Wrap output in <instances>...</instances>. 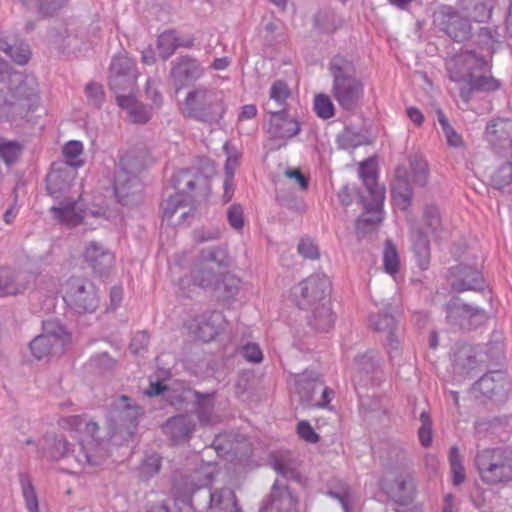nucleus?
Here are the masks:
<instances>
[{"label":"nucleus","mask_w":512,"mask_h":512,"mask_svg":"<svg viewBox=\"0 0 512 512\" xmlns=\"http://www.w3.org/2000/svg\"><path fill=\"white\" fill-rule=\"evenodd\" d=\"M180 114L204 124H218L226 114L227 103L223 90L203 85L189 90L179 104Z\"/></svg>","instance_id":"obj_1"},{"label":"nucleus","mask_w":512,"mask_h":512,"mask_svg":"<svg viewBox=\"0 0 512 512\" xmlns=\"http://www.w3.org/2000/svg\"><path fill=\"white\" fill-rule=\"evenodd\" d=\"M330 72L333 77V98L344 110L356 109L364 98L365 88L362 80L355 76L352 62L335 57L330 64Z\"/></svg>","instance_id":"obj_2"},{"label":"nucleus","mask_w":512,"mask_h":512,"mask_svg":"<svg viewBox=\"0 0 512 512\" xmlns=\"http://www.w3.org/2000/svg\"><path fill=\"white\" fill-rule=\"evenodd\" d=\"M60 427L79 441L82 455L77 459L82 464L90 466L101 465L106 457L98 439L99 426L96 422H87L78 415L64 417L59 422Z\"/></svg>","instance_id":"obj_3"},{"label":"nucleus","mask_w":512,"mask_h":512,"mask_svg":"<svg viewBox=\"0 0 512 512\" xmlns=\"http://www.w3.org/2000/svg\"><path fill=\"white\" fill-rule=\"evenodd\" d=\"M224 252L219 248H212L201 253L200 262L193 269L191 276L180 281L183 290L192 291V286L204 290H220V275L225 268Z\"/></svg>","instance_id":"obj_4"},{"label":"nucleus","mask_w":512,"mask_h":512,"mask_svg":"<svg viewBox=\"0 0 512 512\" xmlns=\"http://www.w3.org/2000/svg\"><path fill=\"white\" fill-rule=\"evenodd\" d=\"M473 57L470 55L460 56L452 59L447 69L449 78L456 83H464L460 88V96L465 101L470 100L471 93L474 91H496L500 88V82L491 75H476L472 71Z\"/></svg>","instance_id":"obj_5"},{"label":"nucleus","mask_w":512,"mask_h":512,"mask_svg":"<svg viewBox=\"0 0 512 512\" xmlns=\"http://www.w3.org/2000/svg\"><path fill=\"white\" fill-rule=\"evenodd\" d=\"M428 164L420 156H413L409 159V170L404 167H398L395 172V179L392 184L391 194L394 205L406 210L412 199V189L410 182L416 185L424 186L428 181Z\"/></svg>","instance_id":"obj_6"},{"label":"nucleus","mask_w":512,"mask_h":512,"mask_svg":"<svg viewBox=\"0 0 512 512\" xmlns=\"http://www.w3.org/2000/svg\"><path fill=\"white\" fill-rule=\"evenodd\" d=\"M360 178L366 187L367 195L362 197L366 210L358 224H378L383 220V205L385 189L377 182V169L372 159H367L360 164Z\"/></svg>","instance_id":"obj_7"},{"label":"nucleus","mask_w":512,"mask_h":512,"mask_svg":"<svg viewBox=\"0 0 512 512\" xmlns=\"http://www.w3.org/2000/svg\"><path fill=\"white\" fill-rule=\"evenodd\" d=\"M475 461L484 482L498 484L512 480V452L485 449L477 454Z\"/></svg>","instance_id":"obj_8"},{"label":"nucleus","mask_w":512,"mask_h":512,"mask_svg":"<svg viewBox=\"0 0 512 512\" xmlns=\"http://www.w3.org/2000/svg\"><path fill=\"white\" fill-rule=\"evenodd\" d=\"M63 299L68 306L78 313L94 312L99 302L95 286L76 277H72L66 282Z\"/></svg>","instance_id":"obj_9"},{"label":"nucleus","mask_w":512,"mask_h":512,"mask_svg":"<svg viewBox=\"0 0 512 512\" xmlns=\"http://www.w3.org/2000/svg\"><path fill=\"white\" fill-rule=\"evenodd\" d=\"M43 334L35 337L30 349L37 359L62 353L65 345L70 342V334L56 321H46Z\"/></svg>","instance_id":"obj_10"},{"label":"nucleus","mask_w":512,"mask_h":512,"mask_svg":"<svg viewBox=\"0 0 512 512\" xmlns=\"http://www.w3.org/2000/svg\"><path fill=\"white\" fill-rule=\"evenodd\" d=\"M331 283L325 275H312L293 289V296L300 307H310L328 300Z\"/></svg>","instance_id":"obj_11"},{"label":"nucleus","mask_w":512,"mask_h":512,"mask_svg":"<svg viewBox=\"0 0 512 512\" xmlns=\"http://www.w3.org/2000/svg\"><path fill=\"white\" fill-rule=\"evenodd\" d=\"M138 73L135 62L124 54L113 57L108 76V84L111 90L133 91L136 87Z\"/></svg>","instance_id":"obj_12"},{"label":"nucleus","mask_w":512,"mask_h":512,"mask_svg":"<svg viewBox=\"0 0 512 512\" xmlns=\"http://www.w3.org/2000/svg\"><path fill=\"white\" fill-rule=\"evenodd\" d=\"M82 206V197L79 196L77 200L66 199L59 206L51 207L50 211L60 224L69 227L91 224L89 222L90 218H98L105 215V211L84 210Z\"/></svg>","instance_id":"obj_13"},{"label":"nucleus","mask_w":512,"mask_h":512,"mask_svg":"<svg viewBox=\"0 0 512 512\" xmlns=\"http://www.w3.org/2000/svg\"><path fill=\"white\" fill-rule=\"evenodd\" d=\"M82 260L94 273L102 275L114 267L115 255L102 242L90 241L81 251Z\"/></svg>","instance_id":"obj_14"},{"label":"nucleus","mask_w":512,"mask_h":512,"mask_svg":"<svg viewBox=\"0 0 512 512\" xmlns=\"http://www.w3.org/2000/svg\"><path fill=\"white\" fill-rule=\"evenodd\" d=\"M300 124L296 119L289 118L284 112L271 113L268 134L277 141L276 148L284 146L287 141L300 132Z\"/></svg>","instance_id":"obj_15"},{"label":"nucleus","mask_w":512,"mask_h":512,"mask_svg":"<svg viewBox=\"0 0 512 512\" xmlns=\"http://www.w3.org/2000/svg\"><path fill=\"white\" fill-rule=\"evenodd\" d=\"M76 177L77 171L75 169L64 164H53L46 177L48 193L54 198L66 195Z\"/></svg>","instance_id":"obj_16"},{"label":"nucleus","mask_w":512,"mask_h":512,"mask_svg":"<svg viewBox=\"0 0 512 512\" xmlns=\"http://www.w3.org/2000/svg\"><path fill=\"white\" fill-rule=\"evenodd\" d=\"M440 24L448 36L455 41L467 39L471 32L468 19L462 17L452 7L444 6L439 11Z\"/></svg>","instance_id":"obj_17"},{"label":"nucleus","mask_w":512,"mask_h":512,"mask_svg":"<svg viewBox=\"0 0 512 512\" xmlns=\"http://www.w3.org/2000/svg\"><path fill=\"white\" fill-rule=\"evenodd\" d=\"M486 139L493 145L512 146V120H492L485 130Z\"/></svg>","instance_id":"obj_18"},{"label":"nucleus","mask_w":512,"mask_h":512,"mask_svg":"<svg viewBox=\"0 0 512 512\" xmlns=\"http://www.w3.org/2000/svg\"><path fill=\"white\" fill-rule=\"evenodd\" d=\"M116 101L119 107L128 111L129 118L133 123H146L152 116L151 109L139 102L133 95L118 94Z\"/></svg>","instance_id":"obj_19"},{"label":"nucleus","mask_w":512,"mask_h":512,"mask_svg":"<svg viewBox=\"0 0 512 512\" xmlns=\"http://www.w3.org/2000/svg\"><path fill=\"white\" fill-rule=\"evenodd\" d=\"M194 44L192 37H179L173 30L163 32L158 38V51L163 59H168L177 48H190Z\"/></svg>","instance_id":"obj_20"},{"label":"nucleus","mask_w":512,"mask_h":512,"mask_svg":"<svg viewBox=\"0 0 512 512\" xmlns=\"http://www.w3.org/2000/svg\"><path fill=\"white\" fill-rule=\"evenodd\" d=\"M172 74L180 80L196 81L203 76L204 70L196 59L183 57L173 67Z\"/></svg>","instance_id":"obj_21"},{"label":"nucleus","mask_w":512,"mask_h":512,"mask_svg":"<svg viewBox=\"0 0 512 512\" xmlns=\"http://www.w3.org/2000/svg\"><path fill=\"white\" fill-rule=\"evenodd\" d=\"M194 427L195 425L188 416L179 415L169 419L164 429L174 441H180L188 438Z\"/></svg>","instance_id":"obj_22"},{"label":"nucleus","mask_w":512,"mask_h":512,"mask_svg":"<svg viewBox=\"0 0 512 512\" xmlns=\"http://www.w3.org/2000/svg\"><path fill=\"white\" fill-rule=\"evenodd\" d=\"M311 325L320 331H328L331 329L335 322V316L332 311L330 300H326L321 304L314 305L313 315L310 320Z\"/></svg>","instance_id":"obj_23"},{"label":"nucleus","mask_w":512,"mask_h":512,"mask_svg":"<svg viewBox=\"0 0 512 512\" xmlns=\"http://www.w3.org/2000/svg\"><path fill=\"white\" fill-rule=\"evenodd\" d=\"M137 181L134 176L120 171L115 179L114 190L120 203L126 205L129 203V196L136 191Z\"/></svg>","instance_id":"obj_24"},{"label":"nucleus","mask_w":512,"mask_h":512,"mask_svg":"<svg viewBox=\"0 0 512 512\" xmlns=\"http://www.w3.org/2000/svg\"><path fill=\"white\" fill-rule=\"evenodd\" d=\"M456 274L461 279L453 281L452 287L458 291L474 290L482 284V275L476 269L470 267L457 268Z\"/></svg>","instance_id":"obj_25"},{"label":"nucleus","mask_w":512,"mask_h":512,"mask_svg":"<svg viewBox=\"0 0 512 512\" xmlns=\"http://www.w3.org/2000/svg\"><path fill=\"white\" fill-rule=\"evenodd\" d=\"M197 175L191 170H180L173 177V188L180 194L192 200L190 193L194 190Z\"/></svg>","instance_id":"obj_26"},{"label":"nucleus","mask_w":512,"mask_h":512,"mask_svg":"<svg viewBox=\"0 0 512 512\" xmlns=\"http://www.w3.org/2000/svg\"><path fill=\"white\" fill-rule=\"evenodd\" d=\"M211 503L221 512H238L235 493L229 488L215 490L210 494Z\"/></svg>","instance_id":"obj_27"},{"label":"nucleus","mask_w":512,"mask_h":512,"mask_svg":"<svg viewBox=\"0 0 512 512\" xmlns=\"http://www.w3.org/2000/svg\"><path fill=\"white\" fill-rule=\"evenodd\" d=\"M191 204V199L184 197L180 194H171L162 203L163 217L165 219H170L178 210H183L181 213V217H184L188 214V211H186L185 209L187 207H190Z\"/></svg>","instance_id":"obj_28"},{"label":"nucleus","mask_w":512,"mask_h":512,"mask_svg":"<svg viewBox=\"0 0 512 512\" xmlns=\"http://www.w3.org/2000/svg\"><path fill=\"white\" fill-rule=\"evenodd\" d=\"M83 144L80 141L77 140H71L67 142L63 147V156L65 158L66 164H64L67 167H73L72 169L79 168L83 166L84 161L81 158L83 154Z\"/></svg>","instance_id":"obj_29"},{"label":"nucleus","mask_w":512,"mask_h":512,"mask_svg":"<svg viewBox=\"0 0 512 512\" xmlns=\"http://www.w3.org/2000/svg\"><path fill=\"white\" fill-rule=\"evenodd\" d=\"M18 277L12 270L0 268V297L16 295L24 290V286L16 283Z\"/></svg>","instance_id":"obj_30"},{"label":"nucleus","mask_w":512,"mask_h":512,"mask_svg":"<svg viewBox=\"0 0 512 512\" xmlns=\"http://www.w3.org/2000/svg\"><path fill=\"white\" fill-rule=\"evenodd\" d=\"M383 266L386 273L391 276L397 274L400 268V259L395 245L387 240L383 252Z\"/></svg>","instance_id":"obj_31"},{"label":"nucleus","mask_w":512,"mask_h":512,"mask_svg":"<svg viewBox=\"0 0 512 512\" xmlns=\"http://www.w3.org/2000/svg\"><path fill=\"white\" fill-rule=\"evenodd\" d=\"M239 164V156L237 153L230 154L226 160V179L224 181V200L225 202H229L233 196V175L234 171Z\"/></svg>","instance_id":"obj_32"},{"label":"nucleus","mask_w":512,"mask_h":512,"mask_svg":"<svg viewBox=\"0 0 512 512\" xmlns=\"http://www.w3.org/2000/svg\"><path fill=\"white\" fill-rule=\"evenodd\" d=\"M313 107L316 115L324 120L330 119L335 114V107L330 97L324 93L315 95Z\"/></svg>","instance_id":"obj_33"},{"label":"nucleus","mask_w":512,"mask_h":512,"mask_svg":"<svg viewBox=\"0 0 512 512\" xmlns=\"http://www.w3.org/2000/svg\"><path fill=\"white\" fill-rule=\"evenodd\" d=\"M369 325L372 329L379 332H386L387 339L392 341L393 330L395 328V319L388 315H372L369 318Z\"/></svg>","instance_id":"obj_34"},{"label":"nucleus","mask_w":512,"mask_h":512,"mask_svg":"<svg viewBox=\"0 0 512 512\" xmlns=\"http://www.w3.org/2000/svg\"><path fill=\"white\" fill-rule=\"evenodd\" d=\"M441 221L438 209L435 206H427L423 214L422 232L425 236L434 234L440 227Z\"/></svg>","instance_id":"obj_35"},{"label":"nucleus","mask_w":512,"mask_h":512,"mask_svg":"<svg viewBox=\"0 0 512 512\" xmlns=\"http://www.w3.org/2000/svg\"><path fill=\"white\" fill-rule=\"evenodd\" d=\"M452 481L454 485H460L465 480V471L457 447H451L449 452Z\"/></svg>","instance_id":"obj_36"},{"label":"nucleus","mask_w":512,"mask_h":512,"mask_svg":"<svg viewBox=\"0 0 512 512\" xmlns=\"http://www.w3.org/2000/svg\"><path fill=\"white\" fill-rule=\"evenodd\" d=\"M438 122L442 127L443 133L446 137L448 145L452 147H461L463 145V139L449 124L448 119L444 113L439 110L437 112Z\"/></svg>","instance_id":"obj_37"},{"label":"nucleus","mask_w":512,"mask_h":512,"mask_svg":"<svg viewBox=\"0 0 512 512\" xmlns=\"http://www.w3.org/2000/svg\"><path fill=\"white\" fill-rule=\"evenodd\" d=\"M5 52L19 65L27 64L31 55L28 45L24 44L10 46Z\"/></svg>","instance_id":"obj_38"},{"label":"nucleus","mask_w":512,"mask_h":512,"mask_svg":"<svg viewBox=\"0 0 512 512\" xmlns=\"http://www.w3.org/2000/svg\"><path fill=\"white\" fill-rule=\"evenodd\" d=\"M21 151L20 146L11 141L0 140V155L6 164L14 162Z\"/></svg>","instance_id":"obj_39"},{"label":"nucleus","mask_w":512,"mask_h":512,"mask_svg":"<svg viewBox=\"0 0 512 512\" xmlns=\"http://www.w3.org/2000/svg\"><path fill=\"white\" fill-rule=\"evenodd\" d=\"M290 94V89L284 81L278 80L271 86L270 98L279 105H284Z\"/></svg>","instance_id":"obj_40"},{"label":"nucleus","mask_w":512,"mask_h":512,"mask_svg":"<svg viewBox=\"0 0 512 512\" xmlns=\"http://www.w3.org/2000/svg\"><path fill=\"white\" fill-rule=\"evenodd\" d=\"M414 251L417 255V261L422 269H426L430 258V248L427 239L420 238L414 243Z\"/></svg>","instance_id":"obj_41"},{"label":"nucleus","mask_w":512,"mask_h":512,"mask_svg":"<svg viewBox=\"0 0 512 512\" xmlns=\"http://www.w3.org/2000/svg\"><path fill=\"white\" fill-rule=\"evenodd\" d=\"M227 218L232 228H234L235 230L242 229L244 225V212L240 205H231L227 212Z\"/></svg>","instance_id":"obj_42"},{"label":"nucleus","mask_w":512,"mask_h":512,"mask_svg":"<svg viewBox=\"0 0 512 512\" xmlns=\"http://www.w3.org/2000/svg\"><path fill=\"white\" fill-rule=\"evenodd\" d=\"M161 468V457L156 454H152L147 456L142 465H141V472L145 476H153L154 474L158 473Z\"/></svg>","instance_id":"obj_43"},{"label":"nucleus","mask_w":512,"mask_h":512,"mask_svg":"<svg viewBox=\"0 0 512 512\" xmlns=\"http://www.w3.org/2000/svg\"><path fill=\"white\" fill-rule=\"evenodd\" d=\"M297 434L308 443H317L319 441V435L314 431L310 423L305 420L297 424Z\"/></svg>","instance_id":"obj_44"},{"label":"nucleus","mask_w":512,"mask_h":512,"mask_svg":"<svg viewBox=\"0 0 512 512\" xmlns=\"http://www.w3.org/2000/svg\"><path fill=\"white\" fill-rule=\"evenodd\" d=\"M421 422L422 425L419 428L418 435L420 442L423 446L427 447L431 444L432 441V428L430 418L427 414H421Z\"/></svg>","instance_id":"obj_45"},{"label":"nucleus","mask_w":512,"mask_h":512,"mask_svg":"<svg viewBox=\"0 0 512 512\" xmlns=\"http://www.w3.org/2000/svg\"><path fill=\"white\" fill-rule=\"evenodd\" d=\"M23 495L26 500V506L30 512H39L37 497L29 481L22 482Z\"/></svg>","instance_id":"obj_46"},{"label":"nucleus","mask_w":512,"mask_h":512,"mask_svg":"<svg viewBox=\"0 0 512 512\" xmlns=\"http://www.w3.org/2000/svg\"><path fill=\"white\" fill-rule=\"evenodd\" d=\"M298 252L304 257L311 260L317 259L319 256L318 247L310 239H302L298 244Z\"/></svg>","instance_id":"obj_47"},{"label":"nucleus","mask_w":512,"mask_h":512,"mask_svg":"<svg viewBox=\"0 0 512 512\" xmlns=\"http://www.w3.org/2000/svg\"><path fill=\"white\" fill-rule=\"evenodd\" d=\"M285 176L288 179L292 180L300 190L306 191L308 189L309 180L304 174H302L300 169H298V168L287 169L285 171Z\"/></svg>","instance_id":"obj_48"},{"label":"nucleus","mask_w":512,"mask_h":512,"mask_svg":"<svg viewBox=\"0 0 512 512\" xmlns=\"http://www.w3.org/2000/svg\"><path fill=\"white\" fill-rule=\"evenodd\" d=\"M239 280L224 271L222 269V275H220V289L223 287V291L226 294H233L238 289Z\"/></svg>","instance_id":"obj_49"},{"label":"nucleus","mask_w":512,"mask_h":512,"mask_svg":"<svg viewBox=\"0 0 512 512\" xmlns=\"http://www.w3.org/2000/svg\"><path fill=\"white\" fill-rule=\"evenodd\" d=\"M243 356L247 361L260 363L263 360V354L257 344L249 343L242 349Z\"/></svg>","instance_id":"obj_50"},{"label":"nucleus","mask_w":512,"mask_h":512,"mask_svg":"<svg viewBox=\"0 0 512 512\" xmlns=\"http://www.w3.org/2000/svg\"><path fill=\"white\" fill-rule=\"evenodd\" d=\"M218 334L217 328L210 322H205L199 327L198 336L201 340L208 342Z\"/></svg>","instance_id":"obj_51"},{"label":"nucleus","mask_w":512,"mask_h":512,"mask_svg":"<svg viewBox=\"0 0 512 512\" xmlns=\"http://www.w3.org/2000/svg\"><path fill=\"white\" fill-rule=\"evenodd\" d=\"M148 341H149L148 334L145 332H139L133 337V339L130 343V348L132 349V351L134 353H138L141 348H144L147 346Z\"/></svg>","instance_id":"obj_52"},{"label":"nucleus","mask_w":512,"mask_h":512,"mask_svg":"<svg viewBox=\"0 0 512 512\" xmlns=\"http://www.w3.org/2000/svg\"><path fill=\"white\" fill-rule=\"evenodd\" d=\"M153 86L154 82L151 79H148L145 86V93L156 107H160L162 104V97Z\"/></svg>","instance_id":"obj_53"},{"label":"nucleus","mask_w":512,"mask_h":512,"mask_svg":"<svg viewBox=\"0 0 512 512\" xmlns=\"http://www.w3.org/2000/svg\"><path fill=\"white\" fill-rule=\"evenodd\" d=\"M318 390L321 393V400L316 401L315 403H312L311 406L313 407H326L330 401H331V394L332 391L327 387H317L314 385L313 391Z\"/></svg>","instance_id":"obj_54"},{"label":"nucleus","mask_w":512,"mask_h":512,"mask_svg":"<svg viewBox=\"0 0 512 512\" xmlns=\"http://www.w3.org/2000/svg\"><path fill=\"white\" fill-rule=\"evenodd\" d=\"M86 93L89 98L98 102L102 100L104 95L102 87L95 83H91L86 86Z\"/></svg>","instance_id":"obj_55"},{"label":"nucleus","mask_w":512,"mask_h":512,"mask_svg":"<svg viewBox=\"0 0 512 512\" xmlns=\"http://www.w3.org/2000/svg\"><path fill=\"white\" fill-rule=\"evenodd\" d=\"M407 115L409 119L417 126H421L424 122L423 113L416 107H409L407 109Z\"/></svg>","instance_id":"obj_56"},{"label":"nucleus","mask_w":512,"mask_h":512,"mask_svg":"<svg viewBox=\"0 0 512 512\" xmlns=\"http://www.w3.org/2000/svg\"><path fill=\"white\" fill-rule=\"evenodd\" d=\"M69 450H70L69 443L64 439H59L55 443V451L52 452V456L53 457L64 456Z\"/></svg>","instance_id":"obj_57"},{"label":"nucleus","mask_w":512,"mask_h":512,"mask_svg":"<svg viewBox=\"0 0 512 512\" xmlns=\"http://www.w3.org/2000/svg\"><path fill=\"white\" fill-rule=\"evenodd\" d=\"M257 115V108L255 105L248 104L242 107L239 114V120L252 119Z\"/></svg>","instance_id":"obj_58"},{"label":"nucleus","mask_w":512,"mask_h":512,"mask_svg":"<svg viewBox=\"0 0 512 512\" xmlns=\"http://www.w3.org/2000/svg\"><path fill=\"white\" fill-rule=\"evenodd\" d=\"M123 297V291L119 287H113L110 291V298L111 302L114 306H117L120 304Z\"/></svg>","instance_id":"obj_59"},{"label":"nucleus","mask_w":512,"mask_h":512,"mask_svg":"<svg viewBox=\"0 0 512 512\" xmlns=\"http://www.w3.org/2000/svg\"><path fill=\"white\" fill-rule=\"evenodd\" d=\"M165 390V386L160 383H152L150 387L146 390V395L148 396H156Z\"/></svg>","instance_id":"obj_60"},{"label":"nucleus","mask_w":512,"mask_h":512,"mask_svg":"<svg viewBox=\"0 0 512 512\" xmlns=\"http://www.w3.org/2000/svg\"><path fill=\"white\" fill-rule=\"evenodd\" d=\"M229 66V60L226 57L216 58L212 63L214 70H224Z\"/></svg>","instance_id":"obj_61"},{"label":"nucleus","mask_w":512,"mask_h":512,"mask_svg":"<svg viewBox=\"0 0 512 512\" xmlns=\"http://www.w3.org/2000/svg\"><path fill=\"white\" fill-rule=\"evenodd\" d=\"M274 469L281 475L285 476V477H293L294 475V472L292 470H289L285 467L284 464L280 463V462H275L274 463Z\"/></svg>","instance_id":"obj_62"},{"label":"nucleus","mask_w":512,"mask_h":512,"mask_svg":"<svg viewBox=\"0 0 512 512\" xmlns=\"http://www.w3.org/2000/svg\"><path fill=\"white\" fill-rule=\"evenodd\" d=\"M16 215H17V210L14 207H11L10 209H8L5 212V214H4V221L7 224H11L15 220Z\"/></svg>","instance_id":"obj_63"},{"label":"nucleus","mask_w":512,"mask_h":512,"mask_svg":"<svg viewBox=\"0 0 512 512\" xmlns=\"http://www.w3.org/2000/svg\"><path fill=\"white\" fill-rule=\"evenodd\" d=\"M142 61H143V63L148 64V65L155 62L153 51L151 49L143 51Z\"/></svg>","instance_id":"obj_64"}]
</instances>
